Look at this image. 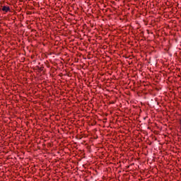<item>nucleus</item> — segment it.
<instances>
[{"label":"nucleus","instance_id":"obj_1","mask_svg":"<svg viewBox=\"0 0 181 181\" xmlns=\"http://www.w3.org/2000/svg\"><path fill=\"white\" fill-rule=\"evenodd\" d=\"M1 11H3V12H11V8L9 6H3Z\"/></svg>","mask_w":181,"mask_h":181}]
</instances>
